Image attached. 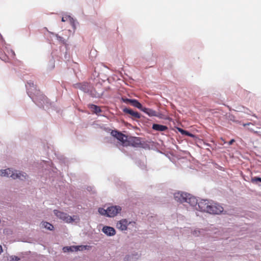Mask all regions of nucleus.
<instances>
[{"mask_svg": "<svg viewBox=\"0 0 261 261\" xmlns=\"http://www.w3.org/2000/svg\"><path fill=\"white\" fill-rule=\"evenodd\" d=\"M250 124H251L250 123H244V124H243V126H247V125H250Z\"/></svg>", "mask_w": 261, "mask_h": 261, "instance_id": "nucleus-27", "label": "nucleus"}, {"mask_svg": "<svg viewBox=\"0 0 261 261\" xmlns=\"http://www.w3.org/2000/svg\"><path fill=\"white\" fill-rule=\"evenodd\" d=\"M123 112L126 114H130L135 118L139 119L141 118V115L140 113L137 112H135L130 109L125 108L123 109Z\"/></svg>", "mask_w": 261, "mask_h": 261, "instance_id": "nucleus-11", "label": "nucleus"}, {"mask_svg": "<svg viewBox=\"0 0 261 261\" xmlns=\"http://www.w3.org/2000/svg\"><path fill=\"white\" fill-rule=\"evenodd\" d=\"M188 194L182 192H177L174 194V199L176 201L180 203L186 201Z\"/></svg>", "mask_w": 261, "mask_h": 261, "instance_id": "nucleus-7", "label": "nucleus"}, {"mask_svg": "<svg viewBox=\"0 0 261 261\" xmlns=\"http://www.w3.org/2000/svg\"><path fill=\"white\" fill-rule=\"evenodd\" d=\"M11 258L12 260L18 261L20 260V258L18 256L15 255L11 256Z\"/></svg>", "mask_w": 261, "mask_h": 261, "instance_id": "nucleus-22", "label": "nucleus"}, {"mask_svg": "<svg viewBox=\"0 0 261 261\" xmlns=\"http://www.w3.org/2000/svg\"><path fill=\"white\" fill-rule=\"evenodd\" d=\"M28 84H32V85H34V83H28Z\"/></svg>", "mask_w": 261, "mask_h": 261, "instance_id": "nucleus-29", "label": "nucleus"}, {"mask_svg": "<svg viewBox=\"0 0 261 261\" xmlns=\"http://www.w3.org/2000/svg\"><path fill=\"white\" fill-rule=\"evenodd\" d=\"M70 248H71V249H70V251L73 252V251H77L78 250H83V248H85V247L82 246H70Z\"/></svg>", "mask_w": 261, "mask_h": 261, "instance_id": "nucleus-17", "label": "nucleus"}, {"mask_svg": "<svg viewBox=\"0 0 261 261\" xmlns=\"http://www.w3.org/2000/svg\"><path fill=\"white\" fill-rule=\"evenodd\" d=\"M0 175L2 176L11 177L13 179L19 178L20 180H23L26 178L27 174L25 173L16 171V173L10 168L2 170L0 171Z\"/></svg>", "mask_w": 261, "mask_h": 261, "instance_id": "nucleus-2", "label": "nucleus"}, {"mask_svg": "<svg viewBox=\"0 0 261 261\" xmlns=\"http://www.w3.org/2000/svg\"><path fill=\"white\" fill-rule=\"evenodd\" d=\"M68 19H70V17L69 16H65V17H63L62 18V21L63 22H65V21H67Z\"/></svg>", "mask_w": 261, "mask_h": 261, "instance_id": "nucleus-24", "label": "nucleus"}, {"mask_svg": "<svg viewBox=\"0 0 261 261\" xmlns=\"http://www.w3.org/2000/svg\"><path fill=\"white\" fill-rule=\"evenodd\" d=\"M102 231L109 236H114L116 233L115 229L110 226H104L102 228Z\"/></svg>", "mask_w": 261, "mask_h": 261, "instance_id": "nucleus-10", "label": "nucleus"}, {"mask_svg": "<svg viewBox=\"0 0 261 261\" xmlns=\"http://www.w3.org/2000/svg\"><path fill=\"white\" fill-rule=\"evenodd\" d=\"M54 214L58 218L67 223L72 222L74 220L72 217L67 215V214L58 210H55Z\"/></svg>", "mask_w": 261, "mask_h": 261, "instance_id": "nucleus-4", "label": "nucleus"}, {"mask_svg": "<svg viewBox=\"0 0 261 261\" xmlns=\"http://www.w3.org/2000/svg\"><path fill=\"white\" fill-rule=\"evenodd\" d=\"M121 211V207L119 206H111L106 210L103 208H99L98 212L101 215L107 216L109 217H114Z\"/></svg>", "mask_w": 261, "mask_h": 261, "instance_id": "nucleus-1", "label": "nucleus"}, {"mask_svg": "<svg viewBox=\"0 0 261 261\" xmlns=\"http://www.w3.org/2000/svg\"><path fill=\"white\" fill-rule=\"evenodd\" d=\"M152 128L153 130L159 132H164L168 129L167 126L158 124H153Z\"/></svg>", "mask_w": 261, "mask_h": 261, "instance_id": "nucleus-13", "label": "nucleus"}, {"mask_svg": "<svg viewBox=\"0 0 261 261\" xmlns=\"http://www.w3.org/2000/svg\"><path fill=\"white\" fill-rule=\"evenodd\" d=\"M234 141H234V139H231V140L228 142V144H229V145H231V144H232V143H233V142H234Z\"/></svg>", "mask_w": 261, "mask_h": 261, "instance_id": "nucleus-26", "label": "nucleus"}, {"mask_svg": "<svg viewBox=\"0 0 261 261\" xmlns=\"http://www.w3.org/2000/svg\"><path fill=\"white\" fill-rule=\"evenodd\" d=\"M128 146H132L133 147H139L141 145V142L140 138L132 137L127 140Z\"/></svg>", "mask_w": 261, "mask_h": 261, "instance_id": "nucleus-8", "label": "nucleus"}, {"mask_svg": "<svg viewBox=\"0 0 261 261\" xmlns=\"http://www.w3.org/2000/svg\"><path fill=\"white\" fill-rule=\"evenodd\" d=\"M129 224L126 219H122L118 221L116 224L117 228L121 230H125L127 229V226Z\"/></svg>", "mask_w": 261, "mask_h": 261, "instance_id": "nucleus-9", "label": "nucleus"}, {"mask_svg": "<svg viewBox=\"0 0 261 261\" xmlns=\"http://www.w3.org/2000/svg\"><path fill=\"white\" fill-rule=\"evenodd\" d=\"M210 202L205 199H202L198 202V207L199 210L202 212H206L208 213V208L210 206Z\"/></svg>", "mask_w": 261, "mask_h": 261, "instance_id": "nucleus-6", "label": "nucleus"}, {"mask_svg": "<svg viewBox=\"0 0 261 261\" xmlns=\"http://www.w3.org/2000/svg\"><path fill=\"white\" fill-rule=\"evenodd\" d=\"M257 181L261 182V178L258 177H254L251 178V182L253 183L256 182Z\"/></svg>", "mask_w": 261, "mask_h": 261, "instance_id": "nucleus-19", "label": "nucleus"}, {"mask_svg": "<svg viewBox=\"0 0 261 261\" xmlns=\"http://www.w3.org/2000/svg\"><path fill=\"white\" fill-rule=\"evenodd\" d=\"M130 105L136 108H137L141 111L143 108L142 105L136 99H133L132 101H131Z\"/></svg>", "mask_w": 261, "mask_h": 261, "instance_id": "nucleus-16", "label": "nucleus"}, {"mask_svg": "<svg viewBox=\"0 0 261 261\" xmlns=\"http://www.w3.org/2000/svg\"><path fill=\"white\" fill-rule=\"evenodd\" d=\"M188 197H187L186 202L189 203L190 204H191L192 206H195L198 204V202L197 201V199L195 198V197L192 196L190 194H188Z\"/></svg>", "mask_w": 261, "mask_h": 261, "instance_id": "nucleus-14", "label": "nucleus"}, {"mask_svg": "<svg viewBox=\"0 0 261 261\" xmlns=\"http://www.w3.org/2000/svg\"><path fill=\"white\" fill-rule=\"evenodd\" d=\"M3 251V249H2V247L0 245V254L1 253V252Z\"/></svg>", "mask_w": 261, "mask_h": 261, "instance_id": "nucleus-28", "label": "nucleus"}, {"mask_svg": "<svg viewBox=\"0 0 261 261\" xmlns=\"http://www.w3.org/2000/svg\"><path fill=\"white\" fill-rule=\"evenodd\" d=\"M43 225L45 228H47L48 230H52L54 228V226L52 224L46 222H44L43 223Z\"/></svg>", "mask_w": 261, "mask_h": 261, "instance_id": "nucleus-18", "label": "nucleus"}, {"mask_svg": "<svg viewBox=\"0 0 261 261\" xmlns=\"http://www.w3.org/2000/svg\"><path fill=\"white\" fill-rule=\"evenodd\" d=\"M179 132H180L182 134H186V135H188V136H191V134H190L189 132H187V131H186V130H183V129H180V128H179Z\"/></svg>", "mask_w": 261, "mask_h": 261, "instance_id": "nucleus-21", "label": "nucleus"}, {"mask_svg": "<svg viewBox=\"0 0 261 261\" xmlns=\"http://www.w3.org/2000/svg\"><path fill=\"white\" fill-rule=\"evenodd\" d=\"M88 107L91 110L93 113H95L96 114L98 115L101 112L100 108L95 105L90 104L88 105Z\"/></svg>", "mask_w": 261, "mask_h": 261, "instance_id": "nucleus-15", "label": "nucleus"}, {"mask_svg": "<svg viewBox=\"0 0 261 261\" xmlns=\"http://www.w3.org/2000/svg\"><path fill=\"white\" fill-rule=\"evenodd\" d=\"M142 111L147 114L149 116H156L160 117V115L158 114V113L156 111L151 109L143 107V108L142 110Z\"/></svg>", "mask_w": 261, "mask_h": 261, "instance_id": "nucleus-12", "label": "nucleus"}, {"mask_svg": "<svg viewBox=\"0 0 261 261\" xmlns=\"http://www.w3.org/2000/svg\"><path fill=\"white\" fill-rule=\"evenodd\" d=\"M111 134L113 136L119 140L123 146H128V143L127 141L128 140L127 139V137L126 136L117 130H112Z\"/></svg>", "mask_w": 261, "mask_h": 261, "instance_id": "nucleus-3", "label": "nucleus"}, {"mask_svg": "<svg viewBox=\"0 0 261 261\" xmlns=\"http://www.w3.org/2000/svg\"><path fill=\"white\" fill-rule=\"evenodd\" d=\"M71 248L70 247H64L63 248V250L64 252H69Z\"/></svg>", "mask_w": 261, "mask_h": 261, "instance_id": "nucleus-23", "label": "nucleus"}, {"mask_svg": "<svg viewBox=\"0 0 261 261\" xmlns=\"http://www.w3.org/2000/svg\"><path fill=\"white\" fill-rule=\"evenodd\" d=\"M1 58L2 59V60H3V61H4L5 62L7 61V57H6L5 56H4L3 57V55H1Z\"/></svg>", "mask_w": 261, "mask_h": 261, "instance_id": "nucleus-25", "label": "nucleus"}, {"mask_svg": "<svg viewBox=\"0 0 261 261\" xmlns=\"http://www.w3.org/2000/svg\"><path fill=\"white\" fill-rule=\"evenodd\" d=\"M208 209V213L212 214H219L223 211L222 206L217 204H213L211 203H210Z\"/></svg>", "mask_w": 261, "mask_h": 261, "instance_id": "nucleus-5", "label": "nucleus"}, {"mask_svg": "<svg viewBox=\"0 0 261 261\" xmlns=\"http://www.w3.org/2000/svg\"><path fill=\"white\" fill-rule=\"evenodd\" d=\"M132 100L133 99H128V98H122L123 101L126 103L131 104V101H132Z\"/></svg>", "mask_w": 261, "mask_h": 261, "instance_id": "nucleus-20", "label": "nucleus"}]
</instances>
